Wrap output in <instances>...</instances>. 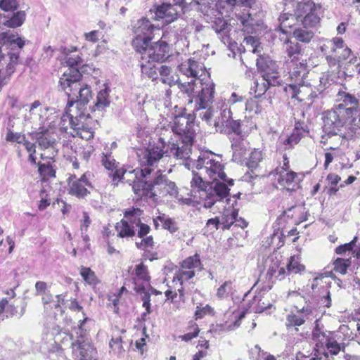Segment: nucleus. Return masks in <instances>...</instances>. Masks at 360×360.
I'll return each mask as SVG.
<instances>
[{"label":"nucleus","mask_w":360,"mask_h":360,"mask_svg":"<svg viewBox=\"0 0 360 360\" xmlns=\"http://www.w3.org/2000/svg\"><path fill=\"white\" fill-rule=\"evenodd\" d=\"M195 115L191 113L176 116L173 124L161 128L156 142L139 153L143 165H155L165 155L177 160L190 158L195 135Z\"/></svg>","instance_id":"1"},{"label":"nucleus","mask_w":360,"mask_h":360,"mask_svg":"<svg viewBox=\"0 0 360 360\" xmlns=\"http://www.w3.org/2000/svg\"><path fill=\"white\" fill-rule=\"evenodd\" d=\"M181 73L188 77H193L188 83L180 84L179 89L194 103V112L206 110L199 113V117L208 124H213L214 110L210 108L214 94V84L204 65L191 58L179 65Z\"/></svg>","instance_id":"2"},{"label":"nucleus","mask_w":360,"mask_h":360,"mask_svg":"<svg viewBox=\"0 0 360 360\" xmlns=\"http://www.w3.org/2000/svg\"><path fill=\"white\" fill-rule=\"evenodd\" d=\"M336 96L332 108L323 113L325 129L334 134L344 130L349 136L360 135V99L342 90Z\"/></svg>","instance_id":"3"},{"label":"nucleus","mask_w":360,"mask_h":360,"mask_svg":"<svg viewBox=\"0 0 360 360\" xmlns=\"http://www.w3.org/2000/svg\"><path fill=\"white\" fill-rule=\"evenodd\" d=\"M86 319L80 320L77 326L72 328L71 333L63 331L58 326L47 329L43 333L40 347L44 353L59 352L60 346L72 349V356L76 360H93L95 349L86 338V332L82 326Z\"/></svg>","instance_id":"4"},{"label":"nucleus","mask_w":360,"mask_h":360,"mask_svg":"<svg viewBox=\"0 0 360 360\" xmlns=\"http://www.w3.org/2000/svg\"><path fill=\"white\" fill-rule=\"evenodd\" d=\"M65 63L68 69L60 77L59 86L69 97V105L77 101L87 104L92 98V94L90 86L82 82V75L77 68L81 65V58L78 56H68Z\"/></svg>","instance_id":"5"},{"label":"nucleus","mask_w":360,"mask_h":360,"mask_svg":"<svg viewBox=\"0 0 360 360\" xmlns=\"http://www.w3.org/2000/svg\"><path fill=\"white\" fill-rule=\"evenodd\" d=\"M232 112L230 109L225 108L220 112V117L214 120L213 125L217 131L229 136L233 150L232 160L241 165L248 166L246 158V134L240 130L241 122L232 119Z\"/></svg>","instance_id":"6"},{"label":"nucleus","mask_w":360,"mask_h":360,"mask_svg":"<svg viewBox=\"0 0 360 360\" xmlns=\"http://www.w3.org/2000/svg\"><path fill=\"white\" fill-rule=\"evenodd\" d=\"M151 174H146L142 183L134 185V193L139 198H145L156 202L159 198L169 195L176 198L178 188L174 181H170L161 169H158Z\"/></svg>","instance_id":"7"},{"label":"nucleus","mask_w":360,"mask_h":360,"mask_svg":"<svg viewBox=\"0 0 360 360\" xmlns=\"http://www.w3.org/2000/svg\"><path fill=\"white\" fill-rule=\"evenodd\" d=\"M192 191L198 197L204 207L211 208L214 204L224 202V199L229 195V188L223 182H212L208 184L201 176L193 172L191 181Z\"/></svg>","instance_id":"8"},{"label":"nucleus","mask_w":360,"mask_h":360,"mask_svg":"<svg viewBox=\"0 0 360 360\" xmlns=\"http://www.w3.org/2000/svg\"><path fill=\"white\" fill-rule=\"evenodd\" d=\"M25 42L18 34L11 32L0 33V43L14 51L6 56L2 53L0 46V84L9 79L15 71V66L19 61V51L25 46Z\"/></svg>","instance_id":"9"},{"label":"nucleus","mask_w":360,"mask_h":360,"mask_svg":"<svg viewBox=\"0 0 360 360\" xmlns=\"http://www.w3.org/2000/svg\"><path fill=\"white\" fill-rule=\"evenodd\" d=\"M69 98V97L68 96ZM86 104L81 103L77 101L69 105V99L68 100L65 112L62 116L55 112V115L49 118V124H52V129H58L61 132L70 134V131H72L76 127V123L79 119H87L88 115H86L83 110L80 109L81 106Z\"/></svg>","instance_id":"10"},{"label":"nucleus","mask_w":360,"mask_h":360,"mask_svg":"<svg viewBox=\"0 0 360 360\" xmlns=\"http://www.w3.org/2000/svg\"><path fill=\"white\" fill-rule=\"evenodd\" d=\"M249 44L252 47V53L258 56L256 65L258 71L262 74V76L266 77L268 81L278 83L279 72L276 62L273 60L269 55L262 54L263 47L257 37L249 36Z\"/></svg>","instance_id":"11"},{"label":"nucleus","mask_w":360,"mask_h":360,"mask_svg":"<svg viewBox=\"0 0 360 360\" xmlns=\"http://www.w3.org/2000/svg\"><path fill=\"white\" fill-rule=\"evenodd\" d=\"M285 6H295V15L300 18L304 28H313L319 25L321 21V7L314 1L299 2L298 0H284Z\"/></svg>","instance_id":"12"},{"label":"nucleus","mask_w":360,"mask_h":360,"mask_svg":"<svg viewBox=\"0 0 360 360\" xmlns=\"http://www.w3.org/2000/svg\"><path fill=\"white\" fill-rule=\"evenodd\" d=\"M195 167L201 171L200 174H205L213 182H218V179L222 180L224 183L228 182L229 186L233 184V180H227L224 172V165L221 161L216 159L212 153H204L201 154L196 160Z\"/></svg>","instance_id":"13"},{"label":"nucleus","mask_w":360,"mask_h":360,"mask_svg":"<svg viewBox=\"0 0 360 360\" xmlns=\"http://www.w3.org/2000/svg\"><path fill=\"white\" fill-rule=\"evenodd\" d=\"M144 150H140L137 153L138 160L142 168H136L131 170L124 168L116 169L112 175V181L114 185H118L119 182H125L131 186L134 191V185L136 183H142L144 178L146 177V174H151L154 172V169L152 167L156 165L157 163L153 165H143L139 160V153Z\"/></svg>","instance_id":"14"},{"label":"nucleus","mask_w":360,"mask_h":360,"mask_svg":"<svg viewBox=\"0 0 360 360\" xmlns=\"http://www.w3.org/2000/svg\"><path fill=\"white\" fill-rule=\"evenodd\" d=\"M321 51L326 56V59L330 66L339 65L349 59L352 55V50L345 44L343 39L339 37H333L327 44H323Z\"/></svg>","instance_id":"15"},{"label":"nucleus","mask_w":360,"mask_h":360,"mask_svg":"<svg viewBox=\"0 0 360 360\" xmlns=\"http://www.w3.org/2000/svg\"><path fill=\"white\" fill-rule=\"evenodd\" d=\"M286 300L288 303L293 304L297 310L291 311L286 315L285 326L288 329L295 328L297 331V327L302 326L307 320L310 319L312 310L309 307L298 309V306L295 304V301L304 300V297L297 291L288 292Z\"/></svg>","instance_id":"16"},{"label":"nucleus","mask_w":360,"mask_h":360,"mask_svg":"<svg viewBox=\"0 0 360 360\" xmlns=\"http://www.w3.org/2000/svg\"><path fill=\"white\" fill-rule=\"evenodd\" d=\"M55 109L46 108L41 105L39 101H34L29 109V115H25L26 120L36 126H39L37 131L40 133L52 129V124H49V118L55 115Z\"/></svg>","instance_id":"17"},{"label":"nucleus","mask_w":360,"mask_h":360,"mask_svg":"<svg viewBox=\"0 0 360 360\" xmlns=\"http://www.w3.org/2000/svg\"><path fill=\"white\" fill-rule=\"evenodd\" d=\"M154 25L146 18L139 20L133 27L132 46L136 52H141L152 39Z\"/></svg>","instance_id":"18"},{"label":"nucleus","mask_w":360,"mask_h":360,"mask_svg":"<svg viewBox=\"0 0 360 360\" xmlns=\"http://www.w3.org/2000/svg\"><path fill=\"white\" fill-rule=\"evenodd\" d=\"M91 173L85 172L79 178L71 175L68 180V192L78 198H84L91 193L94 186L91 182Z\"/></svg>","instance_id":"19"},{"label":"nucleus","mask_w":360,"mask_h":360,"mask_svg":"<svg viewBox=\"0 0 360 360\" xmlns=\"http://www.w3.org/2000/svg\"><path fill=\"white\" fill-rule=\"evenodd\" d=\"M240 193H238L232 198H228L229 195L224 199V202L214 204L217 209L223 208L224 210L220 216H217L222 229H229L233 225L236 217H238V210L235 208L236 198H240Z\"/></svg>","instance_id":"20"},{"label":"nucleus","mask_w":360,"mask_h":360,"mask_svg":"<svg viewBox=\"0 0 360 360\" xmlns=\"http://www.w3.org/2000/svg\"><path fill=\"white\" fill-rule=\"evenodd\" d=\"M277 184L283 189L295 191L300 181L298 173L291 169L276 167L271 173Z\"/></svg>","instance_id":"21"},{"label":"nucleus","mask_w":360,"mask_h":360,"mask_svg":"<svg viewBox=\"0 0 360 360\" xmlns=\"http://www.w3.org/2000/svg\"><path fill=\"white\" fill-rule=\"evenodd\" d=\"M27 304L23 300H13L10 303L6 299L0 301V321L5 318L20 319L25 313Z\"/></svg>","instance_id":"22"},{"label":"nucleus","mask_w":360,"mask_h":360,"mask_svg":"<svg viewBox=\"0 0 360 360\" xmlns=\"http://www.w3.org/2000/svg\"><path fill=\"white\" fill-rule=\"evenodd\" d=\"M169 52V46L167 43L164 41L159 40L153 45L146 46V48L142 49L141 52H139L141 54V60H148L152 61H161L164 60L167 58V55Z\"/></svg>","instance_id":"23"},{"label":"nucleus","mask_w":360,"mask_h":360,"mask_svg":"<svg viewBox=\"0 0 360 360\" xmlns=\"http://www.w3.org/2000/svg\"><path fill=\"white\" fill-rule=\"evenodd\" d=\"M313 337L317 340L316 347L318 352L323 347H326L332 355H337L340 352V345L337 342L334 333L319 331L314 333Z\"/></svg>","instance_id":"24"},{"label":"nucleus","mask_w":360,"mask_h":360,"mask_svg":"<svg viewBox=\"0 0 360 360\" xmlns=\"http://www.w3.org/2000/svg\"><path fill=\"white\" fill-rule=\"evenodd\" d=\"M266 262L268 263L266 276L270 281V283L268 285V288L270 289L272 284L276 280L281 281L285 278L286 272L285 268L282 265L281 259L280 258L271 256L268 258Z\"/></svg>","instance_id":"25"},{"label":"nucleus","mask_w":360,"mask_h":360,"mask_svg":"<svg viewBox=\"0 0 360 360\" xmlns=\"http://www.w3.org/2000/svg\"><path fill=\"white\" fill-rule=\"evenodd\" d=\"M179 7L180 6L176 2L173 1V4L163 3L156 8L155 18L157 20L162 19L167 24L171 23L181 13Z\"/></svg>","instance_id":"26"},{"label":"nucleus","mask_w":360,"mask_h":360,"mask_svg":"<svg viewBox=\"0 0 360 360\" xmlns=\"http://www.w3.org/2000/svg\"><path fill=\"white\" fill-rule=\"evenodd\" d=\"M132 280L135 291L143 290L144 286H148L150 289L153 290L150 285V276H149L147 266L143 263L136 265L132 273Z\"/></svg>","instance_id":"27"},{"label":"nucleus","mask_w":360,"mask_h":360,"mask_svg":"<svg viewBox=\"0 0 360 360\" xmlns=\"http://www.w3.org/2000/svg\"><path fill=\"white\" fill-rule=\"evenodd\" d=\"M142 214L141 210L134 207L124 212V218H127L131 224H134V229H138L137 235L141 238L146 236L150 231V227L148 224L141 222L140 217Z\"/></svg>","instance_id":"28"},{"label":"nucleus","mask_w":360,"mask_h":360,"mask_svg":"<svg viewBox=\"0 0 360 360\" xmlns=\"http://www.w3.org/2000/svg\"><path fill=\"white\" fill-rule=\"evenodd\" d=\"M207 0H173L174 2H176L180 6L179 8L181 12L184 13L186 10L189 8H198L205 15H210V9L212 6L207 5Z\"/></svg>","instance_id":"29"},{"label":"nucleus","mask_w":360,"mask_h":360,"mask_svg":"<svg viewBox=\"0 0 360 360\" xmlns=\"http://www.w3.org/2000/svg\"><path fill=\"white\" fill-rule=\"evenodd\" d=\"M212 27L224 45L229 46L231 44V39L229 37L231 28L226 20L219 17L213 21Z\"/></svg>","instance_id":"30"},{"label":"nucleus","mask_w":360,"mask_h":360,"mask_svg":"<svg viewBox=\"0 0 360 360\" xmlns=\"http://www.w3.org/2000/svg\"><path fill=\"white\" fill-rule=\"evenodd\" d=\"M357 237L355 236L350 242L336 247L335 252L339 255H345L347 252H352V255L356 259L353 267L357 270L360 268V250L354 249Z\"/></svg>","instance_id":"31"},{"label":"nucleus","mask_w":360,"mask_h":360,"mask_svg":"<svg viewBox=\"0 0 360 360\" xmlns=\"http://www.w3.org/2000/svg\"><path fill=\"white\" fill-rule=\"evenodd\" d=\"M285 65L288 70L290 77L292 79H299L302 78L303 75L306 73L307 63L304 61L299 60H285Z\"/></svg>","instance_id":"32"},{"label":"nucleus","mask_w":360,"mask_h":360,"mask_svg":"<svg viewBox=\"0 0 360 360\" xmlns=\"http://www.w3.org/2000/svg\"><path fill=\"white\" fill-rule=\"evenodd\" d=\"M306 271V267L301 262V257L299 255L290 256L285 265V272L288 276H294L302 274Z\"/></svg>","instance_id":"33"},{"label":"nucleus","mask_w":360,"mask_h":360,"mask_svg":"<svg viewBox=\"0 0 360 360\" xmlns=\"http://www.w3.org/2000/svg\"><path fill=\"white\" fill-rule=\"evenodd\" d=\"M299 19L300 18H296L295 9L294 10L293 14L289 13H283L281 14L278 18L281 31L283 34H287L294 27L295 22Z\"/></svg>","instance_id":"34"},{"label":"nucleus","mask_w":360,"mask_h":360,"mask_svg":"<svg viewBox=\"0 0 360 360\" xmlns=\"http://www.w3.org/2000/svg\"><path fill=\"white\" fill-rule=\"evenodd\" d=\"M267 78L263 76H261L258 79H255L253 82V86H251V90L253 91L255 97L260 96L263 95L269 89V86H276L280 84L278 83H274V82L268 81Z\"/></svg>","instance_id":"35"},{"label":"nucleus","mask_w":360,"mask_h":360,"mask_svg":"<svg viewBox=\"0 0 360 360\" xmlns=\"http://www.w3.org/2000/svg\"><path fill=\"white\" fill-rule=\"evenodd\" d=\"M51 129L40 133V131H37L34 134V136L37 139L39 146L43 149H51L53 150V145L55 143V139L52 137L50 132Z\"/></svg>","instance_id":"36"},{"label":"nucleus","mask_w":360,"mask_h":360,"mask_svg":"<svg viewBox=\"0 0 360 360\" xmlns=\"http://www.w3.org/2000/svg\"><path fill=\"white\" fill-rule=\"evenodd\" d=\"M115 229L117 232V236L120 238L132 237L135 235L134 224H131L127 218H124L117 223Z\"/></svg>","instance_id":"37"},{"label":"nucleus","mask_w":360,"mask_h":360,"mask_svg":"<svg viewBox=\"0 0 360 360\" xmlns=\"http://www.w3.org/2000/svg\"><path fill=\"white\" fill-rule=\"evenodd\" d=\"M109 90L107 88L101 89L97 94L92 111H102L110 105Z\"/></svg>","instance_id":"38"},{"label":"nucleus","mask_w":360,"mask_h":360,"mask_svg":"<svg viewBox=\"0 0 360 360\" xmlns=\"http://www.w3.org/2000/svg\"><path fill=\"white\" fill-rule=\"evenodd\" d=\"M285 52L288 56L287 60H299L302 55V48L298 42L292 41L290 39L285 41Z\"/></svg>","instance_id":"39"},{"label":"nucleus","mask_w":360,"mask_h":360,"mask_svg":"<svg viewBox=\"0 0 360 360\" xmlns=\"http://www.w3.org/2000/svg\"><path fill=\"white\" fill-rule=\"evenodd\" d=\"M86 119H79L76 123L75 128L70 131V134L73 137L79 136L82 139L89 140L93 137L94 133L91 129L85 127L84 122Z\"/></svg>","instance_id":"40"},{"label":"nucleus","mask_w":360,"mask_h":360,"mask_svg":"<svg viewBox=\"0 0 360 360\" xmlns=\"http://www.w3.org/2000/svg\"><path fill=\"white\" fill-rule=\"evenodd\" d=\"M153 62L152 60L141 59L140 66L143 75L152 80H156L158 79V68L153 63Z\"/></svg>","instance_id":"41"},{"label":"nucleus","mask_w":360,"mask_h":360,"mask_svg":"<svg viewBox=\"0 0 360 360\" xmlns=\"http://www.w3.org/2000/svg\"><path fill=\"white\" fill-rule=\"evenodd\" d=\"M352 265V258L338 257L333 262V271L339 274L345 275Z\"/></svg>","instance_id":"42"},{"label":"nucleus","mask_w":360,"mask_h":360,"mask_svg":"<svg viewBox=\"0 0 360 360\" xmlns=\"http://www.w3.org/2000/svg\"><path fill=\"white\" fill-rule=\"evenodd\" d=\"M26 18V13L23 11L15 13L11 18L2 22V24L8 27L16 28L21 26Z\"/></svg>","instance_id":"43"},{"label":"nucleus","mask_w":360,"mask_h":360,"mask_svg":"<svg viewBox=\"0 0 360 360\" xmlns=\"http://www.w3.org/2000/svg\"><path fill=\"white\" fill-rule=\"evenodd\" d=\"M326 179L328 181L329 184V186L326 188L327 194L330 196L336 195L340 187H342V185L338 186V183L341 180V177L338 174L330 173L328 174Z\"/></svg>","instance_id":"44"},{"label":"nucleus","mask_w":360,"mask_h":360,"mask_svg":"<svg viewBox=\"0 0 360 360\" xmlns=\"http://www.w3.org/2000/svg\"><path fill=\"white\" fill-rule=\"evenodd\" d=\"M292 36L297 41L308 44L314 38V33L311 30L297 27L293 30Z\"/></svg>","instance_id":"45"},{"label":"nucleus","mask_w":360,"mask_h":360,"mask_svg":"<svg viewBox=\"0 0 360 360\" xmlns=\"http://www.w3.org/2000/svg\"><path fill=\"white\" fill-rule=\"evenodd\" d=\"M235 292L236 290L234 289L233 283L231 281H227L223 283L217 290V295L221 299L232 295V299L235 300L236 298L233 297V294H235Z\"/></svg>","instance_id":"46"},{"label":"nucleus","mask_w":360,"mask_h":360,"mask_svg":"<svg viewBox=\"0 0 360 360\" xmlns=\"http://www.w3.org/2000/svg\"><path fill=\"white\" fill-rule=\"evenodd\" d=\"M304 89H308L307 87L304 86L303 85L297 86L295 84H289L286 88V91L288 89L292 98H295L300 102H302L307 98V94H304Z\"/></svg>","instance_id":"47"},{"label":"nucleus","mask_w":360,"mask_h":360,"mask_svg":"<svg viewBox=\"0 0 360 360\" xmlns=\"http://www.w3.org/2000/svg\"><path fill=\"white\" fill-rule=\"evenodd\" d=\"M101 162L106 169L110 171V173L109 174L111 176L116 170V169H119V162H116L115 158L111 155V153H103Z\"/></svg>","instance_id":"48"},{"label":"nucleus","mask_w":360,"mask_h":360,"mask_svg":"<svg viewBox=\"0 0 360 360\" xmlns=\"http://www.w3.org/2000/svg\"><path fill=\"white\" fill-rule=\"evenodd\" d=\"M80 275L84 281L91 285H95L98 283V278L95 273L89 267L82 266L80 268Z\"/></svg>","instance_id":"49"},{"label":"nucleus","mask_w":360,"mask_h":360,"mask_svg":"<svg viewBox=\"0 0 360 360\" xmlns=\"http://www.w3.org/2000/svg\"><path fill=\"white\" fill-rule=\"evenodd\" d=\"M51 164L52 162H38V171L44 179L55 176L56 172Z\"/></svg>","instance_id":"50"},{"label":"nucleus","mask_w":360,"mask_h":360,"mask_svg":"<svg viewBox=\"0 0 360 360\" xmlns=\"http://www.w3.org/2000/svg\"><path fill=\"white\" fill-rule=\"evenodd\" d=\"M51 189L50 187L43 188L39 193V203L38 205V209L41 211L44 210L51 204L50 192Z\"/></svg>","instance_id":"51"},{"label":"nucleus","mask_w":360,"mask_h":360,"mask_svg":"<svg viewBox=\"0 0 360 360\" xmlns=\"http://www.w3.org/2000/svg\"><path fill=\"white\" fill-rule=\"evenodd\" d=\"M262 160V151L259 149H254L249 156V169L252 172L253 169H257Z\"/></svg>","instance_id":"52"},{"label":"nucleus","mask_w":360,"mask_h":360,"mask_svg":"<svg viewBox=\"0 0 360 360\" xmlns=\"http://www.w3.org/2000/svg\"><path fill=\"white\" fill-rule=\"evenodd\" d=\"M201 264L200 257L195 254L193 256L189 257L184 259L181 264V267L185 269L193 270L195 268L200 267Z\"/></svg>","instance_id":"53"},{"label":"nucleus","mask_w":360,"mask_h":360,"mask_svg":"<svg viewBox=\"0 0 360 360\" xmlns=\"http://www.w3.org/2000/svg\"><path fill=\"white\" fill-rule=\"evenodd\" d=\"M123 341L121 337H112L109 342L111 350L117 355H122L124 352Z\"/></svg>","instance_id":"54"},{"label":"nucleus","mask_w":360,"mask_h":360,"mask_svg":"<svg viewBox=\"0 0 360 360\" xmlns=\"http://www.w3.org/2000/svg\"><path fill=\"white\" fill-rule=\"evenodd\" d=\"M195 272L193 270L185 269L181 268L176 274L174 279H177L182 285L183 282L187 281L191 278H193Z\"/></svg>","instance_id":"55"},{"label":"nucleus","mask_w":360,"mask_h":360,"mask_svg":"<svg viewBox=\"0 0 360 360\" xmlns=\"http://www.w3.org/2000/svg\"><path fill=\"white\" fill-rule=\"evenodd\" d=\"M303 136L302 132L298 128H295L290 136H289L285 141V145H290V147H293L297 145Z\"/></svg>","instance_id":"56"},{"label":"nucleus","mask_w":360,"mask_h":360,"mask_svg":"<svg viewBox=\"0 0 360 360\" xmlns=\"http://www.w3.org/2000/svg\"><path fill=\"white\" fill-rule=\"evenodd\" d=\"M162 83L168 85L169 86H172L175 84H177L178 86L181 84L179 82V75H176L175 72H173L168 76L163 77H158V79ZM188 82L187 83H188ZM186 82H184L183 84H185Z\"/></svg>","instance_id":"57"},{"label":"nucleus","mask_w":360,"mask_h":360,"mask_svg":"<svg viewBox=\"0 0 360 360\" xmlns=\"http://www.w3.org/2000/svg\"><path fill=\"white\" fill-rule=\"evenodd\" d=\"M189 328H191L193 331L188 332L183 335H180L179 338L181 340L188 342L198 335L200 330L198 326L195 323L191 322Z\"/></svg>","instance_id":"58"},{"label":"nucleus","mask_w":360,"mask_h":360,"mask_svg":"<svg viewBox=\"0 0 360 360\" xmlns=\"http://www.w3.org/2000/svg\"><path fill=\"white\" fill-rule=\"evenodd\" d=\"M162 226L163 229L168 230L172 233H175L178 229L175 222L165 214H162Z\"/></svg>","instance_id":"59"},{"label":"nucleus","mask_w":360,"mask_h":360,"mask_svg":"<svg viewBox=\"0 0 360 360\" xmlns=\"http://www.w3.org/2000/svg\"><path fill=\"white\" fill-rule=\"evenodd\" d=\"M154 244L153 238L151 236L142 238L140 242H136V246L137 248L143 250H147L148 248L153 249L154 248Z\"/></svg>","instance_id":"60"},{"label":"nucleus","mask_w":360,"mask_h":360,"mask_svg":"<svg viewBox=\"0 0 360 360\" xmlns=\"http://www.w3.org/2000/svg\"><path fill=\"white\" fill-rule=\"evenodd\" d=\"M213 313V309L208 304L205 307L198 306L195 311V319H202L207 314H211Z\"/></svg>","instance_id":"61"},{"label":"nucleus","mask_w":360,"mask_h":360,"mask_svg":"<svg viewBox=\"0 0 360 360\" xmlns=\"http://www.w3.org/2000/svg\"><path fill=\"white\" fill-rule=\"evenodd\" d=\"M6 139L7 141L16 142L18 143H22L25 140V136L20 133H14L11 130H8Z\"/></svg>","instance_id":"62"},{"label":"nucleus","mask_w":360,"mask_h":360,"mask_svg":"<svg viewBox=\"0 0 360 360\" xmlns=\"http://www.w3.org/2000/svg\"><path fill=\"white\" fill-rule=\"evenodd\" d=\"M18 4L16 0H0V8L5 11L17 9Z\"/></svg>","instance_id":"63"},{"label":"nucleus","mask_w":360,"mask_h":360,"mask_svg":"<svg viewBox=\"0 0 360 360\" xmlns=\"http://www.w3.org/2000/svg\"><path fill=\"white\" fill-rule=\"evenodd\" d=\"M85 40L96 43L97 42L103 35L98 30H93L89 32H86L84 34Z\"/></svg>","instance_id":"64"}]
</instances>
